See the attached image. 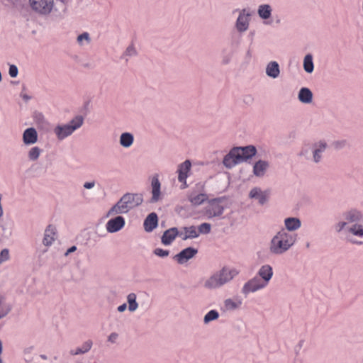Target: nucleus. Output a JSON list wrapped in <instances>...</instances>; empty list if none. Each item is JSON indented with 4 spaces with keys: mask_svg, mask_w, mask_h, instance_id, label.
<instances>
[{
    "mask_svg": "<svg viewBox=\"0 0 363 363\" xmlns=\"http://www.w3.org/2000/svg\"><path fill=\"white\" fill-rule=\"evenodd\" d=\"M334 228L337 233L345 235L352 243L361 244L357 239L363 238V215L356 210L347 211L335 223Z\"/></svg>",
    "mask_w": 363,
    "mask_h": 363,
    "instance_id": "1",
    "label": "nucleus"
},
{
    "mask_svg": "<svg viewBox=\"0 0 363 363\" xmlns=\"http://www.w3.org/2000/svg\"><path fill=\"white\" fill-rule=\"evenodd\" d=\"M239 273L240 271L237 268L225 266L203 279V287L208 291L220 289L231 282Z\"/></svg>",
    "mask_w": 363,
    "mask_h": 363,
    "instance_id": "2",
    "label": "nucleus"
},
{
    "mask_svg": "<svg viewBox=\"0 0 363 363\" xmlns=\"http://www.w3.org/2000/svg\"><path fill=\"white\" fill-rule=\"evenodd\" d=\"M297 235L289 234L285 230H279L271 238L268 250L272 255L280 256L286 253L296 242Z\"/></svg>",
    "mask_w": 363,
    "mask_h": 363,
    "instance_id": "3",
    "label": "nucleus"
},
{
    "mask_svg": "<svg viewBox=\"0 0 363 363\" xmlns=\"http://www.w3.org/2000/svg\"><path fill=\"white\" fill-rule=\"evenodd\" d=\"M143 201V195L140 194H125L108 211L106 217L127 213L140 206Z\"/></svg>",
    "mask_w": 363,
    "mask_h": 363,
    "instance_id": "4",
    "label": "nucleus"
},
{
    "mask_svg": "<svg viewBox=\"0 0 363 363\" xmlns=\"http://www.w3.org/2000/svg\"><path fill=\"white\" fill-rule=\"evenodd\" d=\"M257 150L253 145L235 147L231 149L223 159H252L256 155Z\"/></svg>",
    "mask_w": 363,
    "mask_h": 363,
    "instance_id": "5",
    "label": "nucleus"
},
{
    "mask_svg": "<svg viewBox=\"0 0 363 363\" xmlns=\"http://www.w3.org/2000/svg\"><path fill=\"white\" fill-rule=\"evenodd\" d=\"M82 123L83 118L77 116L70 121L69 124L56 127L55 133L57 138L62 140L70 135L75 130L81 127Z\"/></svg>",
    "mask_w": 363,
    "mask_h": 363,
    "instance_id": "6",
    "label": "nucleus"
},
{
    "mask_svg": "<svg viewBox=\"0 0 363 363\" xmlns=\"http://www.w3.org/2000/svg\"><path fill=\"white\" fill-rule=\"evenodd\" d=\"M267 284L261 280L257 275L247 281L241 289V292L244 295L256 293L267 287Z\"/></svg>",
    "mask_w": 363,
    "mask_h": 363,
    "instance_id": "7",
    "label": "nucleus"
},
{
    "mask_svg": "<svg viewBox=\"0 0 363 363\" xmlns=\"http://www.w3.org/2000/svg\"><path fill=\"white\" fill-rule=\"evenodd\" d=\"M150 193V203H151L160 202L164 198V193L161 190V183L157 174H155L151 178Z\"/></svg>",
    "mask_w": 363,
    "mask_h": 363,
    "instance_id": "8",
    "label": "nucleus"
},
{
    "mask_svg": "<svg viewBox=\"0 0 363 363\" xmlns=\"http://www.w3.org/2000/svg\"><path fill=\"white\" fill-rule=\"evenodd\" d=\"M29 3L34 11L43 14L49 13L54 6V0H29Z\"/></svg>",
    "mask_w": 363,
    "mask_h": 363,
    "instance_id": "9",
    "label": "nucleus"
},
{
    "mask_svg": "<svg viewBox=\"0 0 363 363\" xmlns=\"http://www.w3.org/2000/svg\"><path fill=\"white\" fill-rule=\"evenodd\" d=\"M191 164L189 160H185L178 167V180L182 183L180 188L182 189L187 187L186 178L190 175Z\"/></svg>",
    "mask_w": 363,
    "mask_h": 363,
    "instance_id": "10",
    "label": "nucleus"
},
{
    "mask_svg": "<svg viewBox=\"0 0 363 363\" xmlns=\"http://www.w3.org/2000/svg\"><path fill=\"white\" fill-rule=\"evenodd\" d=\"M224 211V207L220 200L215 199L208 203L206 208V215L208 218L220 216Z\"/></svg>",
    "mask_w": 363,
    "mask_h": 363,
    "instance_id": "11",
    "label": "nucleus"
},
{
    "mask_svg": "<svg viewBox=\"0 0 363 363\" xmlns=\"http://www.w3.org/2000/svg\"><path fill=\"white\" fill-rule=\"evenodd\" d=\"M14 223L11 219L0 220V238L8 240L13 235Z\"/></svg>",
    "mask_w": 363,
    "mask_h": 363,
    "instance_id": "12",
    "label": "nucleus"
},
{
    "mask_svg": "<svg viewBox=\"0 0 363 363\" xmlns=\"http://www.w3.org/2000/svg\"><path fill=\"white\" fill-rule=\"evenodd\" d=\"M284 228L280 230L288 231L289 234H294V232L298 230L302 225L299 218L295 216L286 217L283 220Z\"/></svg>",
    "mask_w": 363,
    "mask_h": 363,
    "instance_id": "13",
    "label": "nucleus"
},
{
    "mask_svg": "<svg viewBox=\"0 0 363 363\" xmlns=\"http://www.w3.org/2000/svg\"><path fill=\"white\" fill-rule=\"evenodd\" d=\"M125 225V218L120 215H117L115 218L108 220L106 224V230L109 233H114L123 229Z\"/></svg>",
    "mask_w": 363,
    "mask_h": 363,
    "instance_id": "14",
    "label": "nucleus"
},
{
    "mask_svg": "<svg viewBox=\"0 0 363 363\" xmlns=\"http://www.w3.org/2000/svg\"><path fill=\"white\" fill-rule=\"evenodd\" d=\"M57 238V230L55 225H48L44 231L43 244L45 247H50Z\"/></svg>",
    "mask_w": 363,
    "mask_h": 363,
    "instance_id": "15",
    "label": "nucleus"
},
{
    "mask_svg": "<svg viewBox=\"0 0 363 363\" xmlns=\"http://www.w3.org/2000/svg\"><path fill=\"white\" fill-rule=\"evenodd\" d=\"M256 275L265 284L269 285L274 276L273 267L269 264H262L257 269Z\"/></svg>",
    "mask_w": 363,
    "mask_h": 363,
    "instance_id": "16",
    "label": "nucleus"
},
{
    "mask_svg": "<svg viewBox=\"0 0 363 363\" xmlns=\"http://www.w3.org/2000/svg\"><path fill=\"white\" fill-rule=\"evenodd\" d=\"M197 250L189 247L184 249L174 257V259L179 264H183L193 258L197 254Z\"/></svg>",
    "mask_w": 363,
    "mask_h": 363,
    "instance_id": "17",
    "label": "nucleus"
},
{
    "mask_svg": "<svg viewBox=\"0 0 363 363\" xmlns=\"http://www.w3.org/2000/svg\"><path fill=\"white\" fill-rule=\"evenodd\" d=\"M242 304L243 300L238 296L228 298L223 301V307L226 311H235L240 310Z\"/></svg>",
    "mask_w": 363,
    "mask_h": 363,
    "instance_id": "18",
    "label": "nucleus"
},
{
    "mask_svg": "<svg viewBox=\"0 0 363 363\" xmlns=\"http://www.w3.org/2000/svg\"><path fill=\"white\" fill-rule=\"evenodd\" d=\"M249 197L257 200L260 205H264L268 201L269 192L263 191L259 187H254L250 191Z\"/></svg>",
    "mask_w": 363,
    "mask_h": 363,
    "instance_id": "19",
    "label": "nucleus"
},
{
    "mask_svg": "<svg viewBox=\"0 0 363 363\" xmlns=\"http://www.w3.org/2000/svg\"><path fill=\"white\" fill-rule=\"evenodd\" d=\"M179 237L183 240L189 239H195L199 236V232H198L197 228L194 225L184 226L179 229Z\"/></svg>",
    "mask_w": 363,
    "mask_h": 363,
    "instance_id": "20",
    "label": "nucleus"
},
{
    "mask_svg": "<svg viewBox=\"0 0 363 363\" xmlns=\"http://www.w3.org/2000/svg\"><path fill=\"white\" fill-rule=\"evenodd\" d=\"M179 237V230L177 228H171L165 230L161 238V242L164 245H170L175 238Z\"/></svg>",
    "mask_w": 363,
    "mask_h": 363,
    "instance_id": "21",
    "label": "nucleus"
},
{
    "mask_svg": "<svg viewBox=\"0 0 363 363\" xmlns=\"http://www.w3.org/2000/svg\"><path fill=\"white\" fill-rule=\"evenodd\" d=\"M251 164L253 167V173L256 177H262L269 167V163L266 160H252Z\"/></svg>",
    "mask_w": 363,
    "mask_h": 363,
    "instance_id": "22",
    "label": "nucleus"
},
{
    "mask_svg": "<svg viewBox=\"0 0 363 363\" xmlns=\"http://www.w3.org/2000/svg\"><path fill=\"white\" fill-rule=\"evenodd\" d=\"M158 223L157 216L155 213H151L147 216L144 221V228L147 232L152 231Z\"/></svg>",
    "mask_w": 363,
    "mask_h": 363,
    "instance_id": "23",
    "label": "nucleus"
},
{
    "mask_svg": "<svg viewBox=\"0 0 363 363\" xmlns=\"http://www.w3.org/2000/svg\"><path fill=\"white\" fill-rule=\"evenodd\" d=\"M189 201L193 206H199L208 199V196L204 193H197L192 191L189 194Z\"/></svg>",
    "mask_w": 363,
    "mask_h": 363,
    "instance_id": "24",
    "label": "nucleus"
},
{
    "mask_svg": "<svg viewBox=\"0 0 363 363\" xmlns=\"http://www.w3.org/2000/svg\"><path fill=\"white\" fill-rule=\"evenodd\" d=\"M11 311V306L6 298L0 294V320L6 318Z\"/></svg>",
    "mask_w": 363,
    "mask_h": 363,
    "instance_id": "25",
    "label": "nucleus"
},
{
    "mask_svg": "<svg viewBox=\"0 0 363 363\" xmlns=\"http://www.w3.org/2000/svg\"><path fill=\"white\" fill-rule=\"evenodd\" d=\"M38 135L35 128L26 129L23 135V142L26 144H33L37 141Z\"/></svg>",
    "mask_w": 363,
    "mask_h": 363,
    "instance_id": "26",
    "label": "nucleus"
},
{
    "mask_svg": "<svg viewBox=\"0 0 363 363\" xmlns=\"http://www.w3.org/2000/svg\"><path fill=\"white\" fill-rule=\"evenodd\" d=\"M92 345L93 342L91 340H86L80 347L70 350L69 353L73 356L85 354L91 349Z\"/></svg>",
    "mask_w": 363,
    "mask_h": 363,
    "instance_id": "27",
    "label": "nucleus"
},
{
    "mask_svg": "<svg viewBox=\"0 0 363 363\" xmlns=\"http://www.w3.org/2000/svg\"><path fill=\"white\" fill-rule=\"evenodd\" d=\"M128 308L130 313H133L138 308V303L137 302V296L135 293H130L127 297Z\"/></svg>",
    "mask_w": 363,
    "mask_h": 363,
    "instance_id": "28",
    "label": "nucleus"
},
{
    "mask_svg": "<svg viewBox=\"0 0 363 363\" xmlns=\"http://www.w3.org/2000/svg\"><path fill=\"white\" fill-rule=\"evenodd\" d=\"M267 74L272 78H277L279 74V67L277 62H271L266 69Z\"/></svg>",
    "mask_w": 363,
    "mask_h": 363,
    "instance_id": "29",
    "label": "nucleus"
},
{
    "mask_svg": "<svg viewBox=\"0 0 363 363\" xmlns=\"http://www.w3.org/2000/svg\"><path fill=\"white\" fill-rule=\"evenodd\" d=\"M312 92L308 88H302L298 94V99L303 103H310L312 101Z\"/></svg>",
    "mask_w": 363,
    "mask_h": 363,
    "instance_id": "30",
    "label": "nucleus"
},
{
    "mask_svg": "<svg viewBox=\"0 0 363 363\" xmlns=\"http://www.w3.org/2000/svg\"><path fill=\"white\" fill-rule=\"evenodd\" d=\"M236 26L238 30L245 31L248 28V19L247 16L244 15H240L238 20Z\"/></svg>",
    "mask_w": 363,
    "mask_h": 363,
    "instance_id": "31",
    "label": "nucleus"
},
{
    "mask_svg": "<svg viewBox=\"0 0 363 363\" xmlns=\"http://www.w3.org/2000/svg\"><path fill=\"white\" fill-rule=\"evenodd\" d=\"M219 318V313L215 310L212 309L209 311L204 316H203V323L205 325H208L211 321L216 320Z\"/></svg>",
    "mask_w": 363,
    "mask_h": 363,
    "instance_id": "32",
    "label": "nucleus"
},
{
    "mask_svg": "<svg viewBox=\"0 0 363 363\" xmlns=\"http://www.w3.org/2000/svg\"><path fill=\"white\" fill-rule=\"evenodd\" d=\"M133 142V137L130 133H125L121 135L120 143L123 147H129Z\"/></svg>",
    "mask_w": 363,
    "mask_h": 363,
    "instance_id": "33",
    "label": "nucleus"
},
{
    "mask_svg": "<svg viewBox=\"0 0 363 363\" xmlns=\"http://www.w3.org/2000/svg\"><path fill=\"white\" fill-rule=\"evenodd\" d=\"M271 8L269 5H261L258 9L259 16L264 19H267L271 16Z\"/></svg>",
    "mask_w": 363,
    "mask_h": 363,
    "instance_id": "34",
    "label": "nucleus"
},
{
    "mask_svg": "<svg viewBox=\"0 0 363 363\" xmlns=\"http://www.w3.org/2000/svg\"><path fill=\"white\" fill-rule=\"evenodd\" d=\"M303 67L306 72L311 73L313 70V63L312 60V56L310 55H307L303 61Z\"/></svg>",
    "mask_w": 363,
    "mask_h": 363,
    "instance_id": "35",
    "label": "nucleus"
},
{
    "mask_svg": "<svg viewBox=\"0 0 363 363\" xmlns=\"http://www.w3.org/2000/svg\"><path fill=\"white\" fill-rule=\"evenodd\" d=\"M211 229V224H209L208 223H203L201 224L199 226V228H197L198 232H199V235L200 234H208L210 233Z\"/></svg>",
    "mask_w": 363,
    "mask_h": 363,
    "instance_id": "36",
    "label": "nucleus"
},
{
    "mask_svg": "<svg viewBox=\"0 0 363 363\" xmlns=\"http://www.w3.org/2000/svg\"><path fill=\"white\" fill-rule=\"evenodd\" d=\"M153 254L159 257L164 258L169 256V251L157 247L153 250Z\"/></svg>",
    "mask_w": 363,
    "mask_h": 363,
    "instance_id": "37",
    "label": "nucleus"
},
{
    "mask_svg": "<svg viewBox=\"0 0 363 363\" xmlns=\"http://www.w3.org/2000/svg\"><path fill=\"white\" fill-rule=\"evenodd\" d=\"M9 259V250L7 248L1 250V251L0 252V264L8 261Z\"/></svg>",
    "mask_w": 363,
    "mask_h": 363,
    "instance_id": "38",
    "label": "nucleus"
},
{
    "mask_svg": "<svg viewBox=\"0 0 363 363\" xmlns=\"http://www.w3.org/2000/svg\"><path fill=\"white\" fill-rule=\"evenodd\" d=\"M40 155V149L37 147H33L29 152L30 159H37Z\"/></svg>",
    "mask_w": 363,
    "mask_h": 363,
    "instance_id": "39",
    "label": "nucleus"
},
{
    "mask_svg": "<svg viewBox=\"0 0 363 363\" xmlns=\"http://www.w3.org/2000/svg\"><path fill=\"white\" fill-rule=\"evenodd\" d=\"M240 160H223V164L227 168H232L239 163Z\"/></svg>",
    "mask_w": 363,
    "mask_h": 363,
    "instance_id": "40",
    "label": "nucleus"
},
{
    "mask_svg": "<svg viewBox=\"0 0 363 363\" xmlns=\"http://www.w3.org/2000/svg\"><path fill=\"white\" fill-rule=\"evenodd\" d=\"M9 74L11 77H16L18 74V68L16 65H11L9 67Z\"/></svg>",
    "mask_w": 363,
    "mask_h": 363,
    "instance_id": "41",
    "label": "nucleus"
},
{
    "mask_svg": "<svg viewBox=\"0 0 363 363\" xmlns=\"http://www.w3.org/2000/svg\"><path fill=\"white\" fill-rule=\"evenodd\" d=\"M118 333H111L108 336V341L110 342L111 343H115L116 342V340H118Z\"/></svg>",
    "mask_w": 363,
    "mask_h": 363,
    "instance_id": "42",
    "label": "nucleus"
},
{
    "mask_svg": "<svg viewBox=\"0 0 363 363\" xmlns=\"http://www.w3.org/2000/svg\"><path fill=\"white\" fill-rule=\"evenodd\" d=\"M83 40H89V34L87 33H84L78 36L77 40L79 43H82Z\"/></svg>",
    "mask_w": 363,
    "mask_h": 363,
    "instance_id": "43",
    "label": "nucleus"
},
{
    "mask_svg": "<svg viewBox=\"0 0 363 363\" xmlns=\"http://www.w3.org/2000/svg\"><path fill=\"white\" fill-rule=\"evenodd\" d=\"M95 186L94 182H85L84 187L86 189H91Z\"/></svg>",
    "mask_w": 363,
    "mask_h": 363,
    "instance_id": "44",
    "label": "nucleus"
},
{
    "mask_svg": "<svg viewBox=\"0 0 363 363\" xmlns=\"http://www.w3.org/2000/svg\"><path fill=\"white\" fill-rule=\"evenodd\" d=\"M77 250V247L76 246H72L71 247H69V249H67V250L66 251V252L65 253V256H68L69 255H70L71 253L75 252Z\"/></svg>",
    "mask_w": 363,
    "mask_h": 363,
    "instance_id": "45",
    "label": "nucleus"
},
{
    "mask_svg": "<svg viewBox=\"0 0 363 363\" xmlns=\"http://www.w3.org/2000/svg\"><path fill=\"white\" fill-rule=\"evenodd\" d=\"M126 309H127V304L126 303H123L122 305L119 306L117 308L118 311L120 312V313L124 312Z\"/></svg>",
    "mask_w": 363,
    "mask_h": 363,
    "instance_id": "46",
    "label": "nucleus"
},
{
    "mask_svg": "<svg viewBox=\"0 0 363 363\" xmlns=\"http://www.w3.org/2000/svg\"><path fill=\"white\" fill-rule=\"evenodd\" d=\"M134 52V49L132 47L128 48L126 50L127 55H132Z\"/></svg>",
    "mask_w": 363,
    "mask_h": 363,
    "instance_id": "47",
    "label": "nucleus"
},
{
    "mask_svg": "<svg viewBox=\"0 0 363 363\" xmlns=\"http://www.w3.org/2000/svg\"><path fill=\"white\" fill-rule=\"evenodd\" d=\"M320 150H315V152H314V158H315V159L316 157H320V156H319V155H318V153H319V152H320Z\"/></svg>",
    "mask_w": 363,
    "mask_h": 363,
    "instance_id": "48",
    "label": "nucleus"
},
{
    "mask_svg": "<svg viewBox=\"0 0 363 363\" xmlns=\"http://www.w3.org/2000/svg\"><path fill=\"white\" fill-rule=\"evenodd\" d=\"M2 353H3V342L0 340V354H2Z\"/></svg>",
    "mask_w": 363,
    "mask_h": 363,
    "instance_id": "49",
    "label": "nucleus"
},
{
    "mask_svg": "<svg viewBox=\"0 0 363 363\" xmlns=\"http://www.w3.org/2000/svg\"><path fill=\"white\" fill-rule=\"evenodd\" d=\"M0 363H4L3 359L1 357V354H0Z\"/></svg>",
    "mask_w": 363,
    "mask_h": 363,
    "instance_id": "50",
    "label": "nucleus"
}]
</instances>
